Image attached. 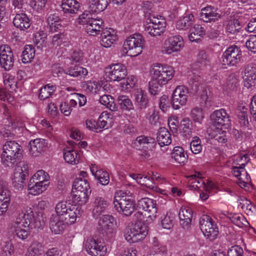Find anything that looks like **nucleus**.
Wrapping results in <instances>:
<instances>
[{
    "instance_id": "f257e3e1",
    "label": "nucleus",
    "mask_w": 256,
    "mask_h": 256,
    "mask_svg": "<svg viewBox=\"0 0 256 256\" xmlns=\"http://www.w3.org/2000/svg\"><path fill=\"white\" fill-rule=\"evenodd\" d=\"M46 216L42 212L34 214L32 208L26 207L17 212V216L9 226L10 231L20 239L28 235V228L41 230L45 224Z\"/></svg>"
},
{
    "instance_id": "f03ea898",
    "label": "nucleus",
    "mask_w": 256,
    "mask_h": 256,
    "mask_svg": "<svg viewBox=\"0 0 256 256\" xmlns=\"http://www.w3.org/2000/svg\"><path fill=\"white\" fill-rule=\"evenodd\" d=\"M150 72L152 77L148 83L149 92L151 95L154 96L172 78L175 72L171 66L156 64L153 66Z\"/></svg>"
},
{
    "instance_id": "7ed1b4c3",
    "label": "nucleus",
    "mask_w": 256,
    "mask_h": 256,
    "mask_svg": "<svg viewBox=\"0 0 256 256\" xmlns=\"http://www.w3.org/2000/svg\"><path fill=\"white\" fill-rule=\"evenodd\" d=\"M133 193L130 190L116 191L114 196L113 204L115 210L126 216L132 214L135 209V203L132 197Z\"/></svg>"
},
{
    "instance_id": "20e7f679",
    "label": "nucleus",
    "mask_w": 256,
    "mask_h": 256,
    "mask_svg": "<svg viewBox=\"0 0 256 256\" xmlns=\"http://www.w3.org/2000/svg\"><path fill=\"white\" fill-rule=\"evenodd\" d=\"M50 176L44 170H38L30 179L28 185V193L32 196L42 194L50 186Z\"/></svg>"
},
{
    "instance_id": "39448f33",
    "label": "nucleus",
    "mask_w": 256,
    "mask_h": 256,
    "mask_svg": "<svg viewBox=\"0 0 256 256\" xmlns=\"http://www.w3.org/2000/svg\"><path fill=\"white\" fill-rule=\"evenodd\" d=\"M21 146L14 141H8L2 147L1 161L6 166L12 167L22 156Z\"/></svg>"
},
{
    "instance_id": "423d86ee",
    "label": "nucleus",
    "mask_w": 256,
    "mask_h": 256,
    "mask_svg": "<svg viewBox=\"0 0 256 256\" xmlns=\"http://www.w3.org/2000/svg\"><path fill=\"white\" fill-rule=\"evenodd\" d=\"M55 212L56 214L52 216L63 218L69 223H74L76 218L81 216L82 212L80 207L72 204L66 201H60L57 203L55 206Z\"/></svg>"
},
{
    "instance_id": "0eeeda50",
    "label": "nucleus",
    "mask_w": 256,
    "mask_h": 256,
    "mask_svg": "<svg viewBox=\"0 0 256 256\" xmlns=\"http://www.w3.org/2000/svg\"><path fill=\"white\" fill-rule=\"evenodd\" d=\"M145 40L139 34H134L126 38L121 50L122 56H136L140 55L144 48Z\"/></svg>"
},
{
    "instance_id": "6e6552de",
    "label": "nucleus",
    "mask_w": 256,
    "mask_h": 256,
    "mask_svg": "<svg viewBox=\"0 0 256 256\" xmlns=\"http://www.w3.org/2000/svg\"><path fill=\"white\" fill-rule=\"evenodd\" d=\"M147 18L144 25L145 32L152 36H160L166 30V21L162 16L154 14H146Z\"/></svg>"
},
{
    "instance_id": "1a4fd4ad",
    "label": "nucleus",
    "mask_w": 256,
    "mask_h": 256,
    "mask_svg": "<svg viewBox=\"0 0 256 256\" xmlns=\"http://www.w3.org/2000/svg\"><path fill=\"white\" fill-rule=\"evenodd\" d=\"M184 46L182 36L180 35L172 36L167 38L161 47V52L164 54L170 55L180 52Z\"/></svg>"
},
{
    "instance_id": "9d476101",
    "label": "nucleus",
    "mask_w": 256,
    "mask_h": 256,
    "mask_svg": "<svg viewBox=\"0 0 256 256\" xmlns=\"http://www.w3.org/2000/svg\"><path fill=\"white\" fill-rule=\"evenodd\" d=\"M242 57L240 48L236 45H232L223 53L220 62L223 68H226L228 66H236L240 62Z\"/></svg>"
},
{
    "instance_id": "9b49d317",
    "label": "nucleus",
    "mask_w": 256,
    "mask_h": 256,
    "mask_svg": "<svg viewBox=\"0 0 256 256\" xmlns=\"http://www.w3.org/2000/svg\"><path fill=\"white\" fill-rule=\"evenodd\" d=\"M148 234L147 228L140 223H136L130 228H127L124 232L126 240L130 243L138 242L144 238Z\"/></svg>"
},
{
    "instance_id": "f8f14e48",
    "label": "nucleus",
    "mask_w": 256,
    "mask_h": 256,
    "mask_svg": "<svg viewBox=\"0 0 256 256\" xmlns=\"http://www.w3.org/2000/svg\"><path fill=\"white\" fill-rule=\"evenodd\" d=\"M200 228L206 238L210 240L216 238L218 234V228L212 218L208 215H203L200 219Z\"/></svg>"
},
{
    "instance_id": "ddd939ff",
    "label": "nucleus",
    "mask_w": 256,
    "mask_h": 256,
    "mask_svg": "<svg viewBox=\"0 0 256 256\" xmlns=\"http://www.w3.org/2000/svg\"><path fill=\"white\" fill-rule=\"evenodd\" d=\"M28 164L24 162H20L14 168L12 176V184L16 189L22 188L28 175Z\"/></svg>"
},
{
    "instance_id": "4468645a",
    "label": "nucleus",
    "mask_w": 256,
    "mask_h": 256,
    "mask_svg": "<svg viewBox=\"0 0 256 256\" xmlns=\"http://www.w3.org/2000/svg\"><path fill=\"white\" fill-rule=\"evenodd\" d=\"M189 91L184 86H178L173 91L171 98V104L174 109L178 110L186 104Z\"/></svg>"
},
{
    "instance_id": "2eb2a0df",
    "label": "nucleus",
    "mask_w": 256,
    "mask_h": 256,
    "mask_svg": "<svg viewBox=\"0 0 256 256\" xmlns=\"http://www.w3.org/2000/svg\"><path fill=\"white\" fill-rule=\"evenodd\" d=\"M126 74V67L120 63L112 64L106 68V76L110 81L120 82L124 78Z\"/></svg>"
},
{
    "instance_id": "dca6fc26",
    "label": "nucleus",
    "mask_w": 256,
    "mask_h": 256,
    "mask_svg": "<svg viewBox=\"0 0 256 256\" xmlns=\"http://www.w3.org/2000/svg\"><path fill=\"white\" fill-rule=\"evenodd\" d=\"M84 246L87 253L92 256H104L106 253V248L101 242L92 237L85 240Z\"/></svg>"
},
{
    "instance_id": "f3484780",
    "label": "nucleus",
    "mask_w": 256,
    "mask_h": 256,
    "mask_svg": "<svg viewBox=\"0 0 256 256\" xmlns=\"http://www.w3.org/2000/svg\"><path fill=\"white\" fill-rule=\"evenodd\" d=\"M138 204L140 208L148 213V214H144L147 217L146 221L150 222L156 218L158 208L155 200L148 198H144L138 200Z\"/></svg>"
},
{
    "instance_id": "a211bd4d",
    "label": "nucleus",
    "mask_w": 256,
    "mask_h": 256,
    "mask_svg": "<svg viewBox=\"0 0 256 256\" xmlns=\"http://www.w3.org/2000/svg\"><path fill=\"white\" fill-rule=\"evenodd\" d=\"M14 56L10 48L7 45L0 46V64L5 70H8L13 66Z\"/></svg>"
},
{
    "instance_id": "6ab92c4d",
    "label": "nucleus",
    "mask_w": 256,
    "mask_h": 256,
    "mask_svg": "<svg viewBox=\"0 0 256 256\" xmlns=\"http://www.w3.org/2000/svg\"><path fill=\"white\" fill-rule=\"evenodd\" d=\"M214 124L216 126L227 128L230 125V120L226 110L223 108L216 110L211 115Z\"/></svg>"
},
{
    "instance_id": "aec40b11",
    "label": "nucleus",
    "mask_w": 256,
    "mask_h": 256,
    "mask_svg": "<svg viewBox=\"0 0 256 256\" xmlns=\"http://www.w3.org/2000/svg\"><path fill=\"white\" fill-rule=\"evenodd\" d=\"M220 218H227L231 220V222L236 226L240 228L246 227L248 226L249 223L246 218L241 214H230L227 211H220L218 213Z\"/></svg>"
},
{
    "instance_id": "412c9836",
    "label": "nucleus",
    "mask_w": 256,
    "mask_h": 256,
    "mask_svg": "<svg viewBox=\"0 0 256 256\" xmlns=\"http://www.w3.org/2000/svg\"><path fill=\"white\" fill-rule=\"evenodd\" d=\"M221 15L218 9L210 6L202 8L200 14V18L205 22H214L220 18Z\"/></svg>"
},
{
    "instance_id": "4be33fe9",
    "label": "nucleus",
    "mask_w": 256,
    "mask_h": 256,
    "mask_svg": "<svg viewBox=\"0 0 256 256\" xmlns=\"http://www.w3.org/2000/svg\"><path fill=\"white\" fill-rule=\"evenodd\" d=\"M134 100L138 109L143 110L148 106L149 100L146 92L141 88L134 89Z\"/></svg>"
},
{
    "instance_id": "5701e85b",
    "label": "nucleus",
    "mask_w": 256,
    "mask_h": 256,
    "mask_svg": "<svg viewBox=\"0 0 256 256\" xmlns=\"http://www.w3.org/2000/svg\"><path fill=\"white\" fill-rule=\"evenodd\" d=\"M114 224V218L111 215L105 214L100 218L98 228L102 233H111L113 230Z\"/></svg>"
},
{
    "instance_id": "b1692460",
    "label": "nucleus",
    "mask_w": 256,
    "mask_h": 256,
    "mask_svg": "<svg viewBox=\"0 0 256 256\" xmlns=\"http://www.w3.org/2000/svg\"><path fill=\"white\" fill-rule=\"evenodd\" d=\"M67 222L63 218L52 215L50 221V226L52 232L54 234H60L64 230L68 224H73Z\"/></svg>"
},
{
    "instance_id": "393cba45",
    "label": "nucleus",
    "mask_w": 256,
    "mask_h": 256,
    "mask_svg": "<svg viewBox=\"0 0 256 256\" xmlns=\"http://www.w3.org/2000/svg\"><path fill=\"white\" fill-rule=\"evenodd\" d=\"M108 206V202L106 198L102 196H96L92 203V216L95 218L104 213Z\"/></svg>"
},
{
    "instance_id": "a878e982",
    "label": "nucleus",
    "mask_w": 256,
    "mask_h": 256,
    "mask_svg": "<svg viewBox=\"0 0 256 256\" xmlns=\"http://www.w3.org/2000/svg\"><path fill=\"white\" fill-rule=\"evenodd\" d=\"M166 246L161 244L156 238H154L146 256H166Z\"/></svg>"
},
{
    "instance_id": "bb28decb",
    "label": "nucleus",
    "mask_w": 256,
    "mask_h": 256,
    "mask_svg": "<svg viewBox=\"0 0 256 256\" xmlns=\"http://www.w3.org/2000/svg\"><path fill=\"white\" fill-rule=\"evenodd\" d=\"M104 28V21L100 18H94L86 26V31L90 36H95L100 34Z\"/></svg>"
},
{
    "instance_id": "cd10ccee",
    "label": "nucleus",
    "mask_w": 256,
    "mask_h": 256,
    "mask_svg": "<svg viewBox=\"0 0 256 256\" xmlns=\"http://www.w3.org/2000/svg\"><path fill=\"white\" fill-rule=\"evenodd\" d=\"M116 32L112 28L104 30L101 34L100 44L105 48L110 47L117 40Z\"/></svg>"
},
{
    "instance_id": "c85d7f7f",
    "label": "nucleus",
    "mask_w": 256,
    "mask_h": 256,
    "mask_svg": "<svg viewBox=\"0 0 256 256\" xmlns=\"http://www.w3.org/2000/svg\"><path fill=\"white\" fill-rule=\"evenodd\" d=\"M244 86L248 88L255 84L256 80V64H250L246 66L244 70Z\"/></svg>"
},
{
    "instance_id": "c756f323",
    "label": "nucleus",
    "mask_w": 256,
    "mask_h": 256,
    "mask_svg": "<svg viewBox=\"0 0 256 256\" xmlns=\"http://www.w3.org/2000/svg\"><path fill=\"white\" fill-rule=\"evenodd\" d=\"M193 212L192 210L186 206H182L180 208L178 216L180 224L184 228H188L192 222Z\"/></svg>"
},
{
    "instance_id": "7c9ffc66",
    "label": "nucleus",
    "mask_w": 256,
    "mask_h": 256,
    "mask_svg": "<svg viewBox=\"0 0 256 256\" xmlns=\"http://www.w3.org/2000/svg\"><path fill=\"white\" fill-rule=\"evenodd\" d=\"M60 8L64 14H75L79 10L80 4L76 0H62Z\"/></svg>"
},
{
    "instance_id": "2f4dec72",
    "label": "nucleus",
    "mask_w": 256,
    "mask_h": 256,
    "mask_svg": "<svg viewBox=\"0 0 256 256\" xmlns=\"http://www.w3.org/2000/svg\"><path fill=\"white\" fill-rule=\"evenodd\" d=\"M46 140L42 138H36L29 142V151L33 156H39L46 147Z\"/></svg>"
},
{
    "instance_id": "473e14b6",
    "label": "nucleus",
    "mask_w": 256,
    "mask_h": 256,
    "mask_svg": "<svg viewBox=\"0 0 256 256\" xmlns=\"http://www.w3.org/2000/svg\"><path fill=\"white\" fill-rule=\"evenodd\" d=\"M15 27L21 30H25L30 26V20L27 15L23 12L18 13L13 19Z\"/></svg>"
},
{
    "instance_id": "72a5a7b5",
    "label": "nucleus",
    "mask_w": 256,
    "mask_h": 256,
    "mask_svg": "<svg viewBox=\"0 0 256 256\" xmlns=\"http://www.w3.org/2000/svg\"><path fill=\"white\" fill-rule=\"evenodd\" d=\"M188 178L192 190H202L205 187V184L200 172H195L194 174L188 176Z\"/></svg>"
},
{
    "instance_id": "f704fd0d",
    "label": "nucleus",
    "mask_w": 256,
    "mask_h": 256,
    "mask_svg": "<svg viewBox=\"0 0 256 256\" xmlns=\"http://www.w3.org/2000/svg\"><path fill=\"white\" fill-rule=\"evenodd\" d=\"M157 142L160 146H168L172 142L171 134L165 128H160L157 134Z\"/></svg>"
},
{
    "instance_id": "c9c22d12",
    "label": "nucleus",
    "mask_w": 256,
    "mask_h": 256,
    "mask_svg": "<svg viewBox=\"0 0 256 256\" xmlns=\"http://www.w3.org/2000/svg\"><path fill=\"white\" fill-rule=\"evenodd\" d=\"M111 116L107 112H104L100 114L97 121L98 132L102 131L104 128L107 129L111 126L112 122Z\"/></svg>"
},
{
    "instance_id": "e433bc0d",
    "label": "nucleus",
    "mask_w": 256,
    "mask_h": 256,
    "mask_svg": "<svg viewBox=\"0 0 256 256\" xmlns=\"http://www.w3.org/2000/svg\"><path fill=\"white\" fill-rule=\"evenodd\" d=\"M194 16L192 14H187L177 21L176 27L180 30H186L194 22Z\"/></svg>"
},
{
    "instance_id": "4c0bfd02",
    "label": "nucleus",
    "mask_w": 256,
    "mask_h": 256,
    "mask_svg": "<svg viewBox=\"0 0 256 256\" xmlns=\"http://www.w3.org/2000/svg\"><path fill=\"white\" fill-rule=\"evenodd\" d=\"M73 188L75 190L90 194L91 190L90 184L87 179L76 178L73 184Z\"/></svg>"
},
{
    "instance_id": "58836bf2",
    "label": "nucleus",
    "mask_w": 256,
    "mask_h": 256,
    "mask_svg": "<svg viewBox=\"0 0 256 256\" xmlns=\"http://www.w3.org/2000/svg\"><path fill=\"white\" fill-rule=\"evenodd\" d=\"M44 252L43 244L37 241L32 242L28 248L26 256H39Z\"/></svg>"
},
{
    "instance_id": "ea45409f",
    "label": "nucleus",
    "mask_w": 256,
    "mask_h": 256,
    "mask_svg": "<svg viewBox=\"0 0 256 256\" xmlns=\"http://www.w3.org/2000/svg\"><path fill=\"white\" fill-rule=\"evenodd\" d=\"M172 158L178 164H184L188 159V155L180 146H175L171 154Z\"/></svg>"
},
{
    "instance_id": "a19ab883",
    "label": "nucleus",
    "mask_w": 256,
    "mask_h": 256,
    "mask_svg": "<svg viewBox=\"0 0 256 256\" xmlns=\"http://www.w3.org/2000/svg\"><path fill=\"white\" fill-rule=\"evenodd\" d=\"M205 34V30L199 24H195L190 29V32L188 35V38L191 42H197Z\"/></svg>"
},
{
    "instance_id": "79ce46f5",
    "label": "nucleus",
    "mask_w": 256,
    "mask_h": 256,
    "mask_svg": "<svg viewBox=\"0 0 256 256\" xmlns=\"http://www.w3.org/2000/svg\"><path fill=\"white\" fill-rule=\"evenodd\" d=\"M47 22L52 32H56L62 26L60 20L56 14H50L47 18Z\"/></svg>"
},
{
    "instance_id": "37998d69",
    "label": "nucleus",
    "mask_w": 256,
    "mask_h": 256,
    "mask_svg": "<svg viewBox=\"0 0 256 256\" xmlns=\"http://www.w3.org/2000/svg\"><path fill=\"white\" fill-rule=\"evenodd\" d=\"M118 102L122 110L130 112L134 110L133 103L129 96L126 95H120L118 97Z\"/></svg>"
},
{
    "instance_id": "c03bdc74",
    "label": "nucleus",
    "mask_w": 256,
    "mask_h": 256,
    "mask_svg": "<svg viewBox=\"0 0 256 256\" xmlns=\"http://www.w3.org/2000/svg\"><path fill=\"white\" fill-rule=\"evenodd\" d=\"M237 115L242 125L247 126L248 124V108L245 104L240 103L237 108Z\"/></svg>"
},
{
    "instance_id": "a18cd8bd",
    "label": "nucleus",
    "mask_w": 256,
    "mask_h": 256,
    "mask_svg": "<svg viewBox=\"0 0 256 256\" xmlns=\"http://www.w3.org/2000/svg\"><path fill=\"white\" fill-rule=\"evenodd\" d=\"M80 157L79 153L76 150L68 149L64 150V158L68 164H76L79 162Z\"/></svg>"
},
{
    "instance_id": "49530a36",
    "label": "nucleus",
    "mask_w": 256,
    "mask_h": 256,
    "mask_svg": "<svg viewBox=\"0 0 256 256\" xmlns=\"http://www.w3.org/2000/svg\"><path fill=\"white\" fill-rule=\"evenodd\" d=\"M90 8L93 12L104 10L108 4V0H90Z\"/></svg>"
},
{
    "instance_id": "de8ad7c7",
    "label": "nucleus",
    "mask_w": 256,
    "mask_h": 256,
    "mask_svg": "<svg viewBox=\"0 0 256 256\" xmlns=\"http://www.w3.org/2000/svg\"><path fill=\"white\" fill-rule=\"evenodd\" d=\"M35 50L32 45H26L22 52V60L23 63L27 64L30 62L34 58Z\"/></svg>"
},
{
    "instance_id": "09e8293b",
    "label": "nucleus",
    "mask_w": 256,
    "mask_h": 256,
    "mask_svg": "<svg viewBox=\"0 0 256 256\" xmlns=\"http://www.w3.org/2000/svg\"><path fill=\"white\" fill-rule=\"evenodd\" d=\"M64 73L73 77L78 76H86L88 74V70L84 68L78 66H72L64 70Z\"/></svg>"
},
{
    "instance_id": "8fccbe9b",
    "label": "nucleus",
    "mask_w": 256,
    "mask_h": 256,
    "mask_svg": "<svg viewBox=\"0 0 256 256\" xmlns=\"http://www.w3.org/2000/svg\"><path fill=\"white\" fill-rule=\"evenodd\" d=\"M90 195L89 194L75 190L73 191L72 199L74 202L82 206L88 202Z\"/></svg>"
},
{
    "instance_id": "3c124183",
    "label": "nucleus",
    "mask_w": 256,
    "mask_h": 256,
    "mask_svg": "<svg viewBox=\"0 0 256 256\" xmlns=\"http://www.w3.org/2000/svg\"><path fill=\"white\" fill-rule=\"evenodd\" d=\"M175 215L170 212H167L162 218L161 225L164 228L170 230L174 226Z\"/></svg>"
},
{
    "instance_id": "603ef678",
    "label": "nucleus",
    "mask_w": 256,
    "mask_h": 256,
    "mask_svg": "<svg viewBox=\"0 0 256 256\" xmlns=\"http://www.w3.org/2000/svg\"><path fill=\"white\" fill-rule=\"evenodd\" d=\"M241 26L240 22L237 19L230 20L226 28V32L228 34H235L240 32Z\"/></svg>"
},
{
    "instance_id": "864d4df0",
    "label": "nucleus",
    "mask_w": 256,
    "mask_h": 256,
    "mask_svg": "<svg viewBox=\"0 0 256 256\" xmlns=\"http://www.w3.org/2000/svg\"><path fill=\"white\" fill-rule=\"evenodd\" d=\"M238 206L243 210L248 215L252 214L256 210L250 201L247 199H240L238 201Z\"/></svg>"
},
{
    "instance_id": "5fc2aeb1",
    "label": "nucleus",
    "mask_w": 256,
    "mask_h": 256,
    "mask_svg": "<svg viewBox=\"0 0 256 256\" xmlns=\"http://www.w3.org/2000/svg\"><path fill=\"white\" fill-rule=\"evenodd\" d=\"M56 90V86L50 84L46 85L40 88L39 93V98L42 100H46Z\"/></svg>"
},
{
    "instance_id": "6e6d98bb",
    "label": "nucleus",
    "mask_w": 256,
    "mask_h": 256,
    "mask_svg": "<svg viewBox=\"0 0 256 256\" xmlns=\"http://www.w3.org/2000/svg\"><path fill=\"white\" fill-rule=\"evenodd\" d=\"M83 88L88 92L97 93L101 88V86L98 82L88 80L83 84Z\"/></svg>"
},
{
    "instance_id": "4d7b16f0",
    "label": "nucleus",
    "mask_w": 256,
    "mask_h": 256,
    "mask_svg": "<svg viewBox=\"0 0 256 256\" xmlns=\"http://www.w3.org/2000/svg\"><path fill=\"white\" fill-rule=\"evenodd\" d=\"M100 102L112 111H114L116 109L114 99L110 95L104 94L101 96L100 98Z\"/></svg>"
},
{
    "instance_id": "13d9d810",
    "label": "nucleus",
    "mask_w": 256,
    "mask_h": 256,
    "mask_svg": "<svg viewBox=\"0 0 256 256\" xmlns=\"http://www.w3.org/2000/svg\"><path fill=\"white\" fill-rule=\"evenodd\" d=\"M122 89L124 90L129 91L130 89L136 87L138 79L134 76H128L126 82L120 84Z\"/></svg>"
},
{
    "instance_id": "bf43d9fd",
    "label": "nucleus",
    "mask_w": 256,
    "mask_h": 256,
    "mask_svg": "<svg viewBox=\"0 0 256 256\" xmlns=\"http://www.w3.org/2000/svg\"><path fill=\"white\" fill-rule=\"evenodd\" d=\"M212 136L216 140L220 143L224 144L227 142L226 131L223 130L222 128H219L218 127L215 128Z\"/></svg>"
},
{
    "instance_id": "052dcab7",
    "label": "nucleus",
    "mask_w": 256,
    "mask_h": 256,
    "mask_svg": "<svg viewBox=\"0 0 256 256\" xmlns=\"http://www.w3.org/2000/svg\"><path fill=\"white\" fill-rule=\"evenodd\" d=\"M46 34L43 31H40L35 34L34 42L38 48H42L46 46Z\"/></svg>"
},
{
    "instance_id": "680f3d73",
    "label": "nucleus",
    "mask_w": 256,
    "mask_h": 256,
    "mask_svg": "<svg viewBox=\"0 0 256 256\" xmlns=\"http://www.w3.org/2000/svg\"><path fill=\"white\" fill-rule=\"evenodd\" d=\"M190 117L194 122L202 124L204 118L202 109L197 107L192 108L190 112Z\"/></svg>"
},
{
    "instance_id": "e2e57ef3",
    "label": "nucleus",
    "mask_w": 256,
    "mask_h": 256,
    "mask_svg": "<svg viewBox=\"0 0 256 256\" xmlns=\"http://www.w3.org/2000/svg\"><path fill=\"white\" fill-rule=\"evenodd\" d=\"M94 18L90 10H84L79 16L77 21L79 24L87 26Z\"/></svg>"
},
{
    "instance_id": "0e129e2a",
    "label": "nucleus",
    "mask_w": 256,
    "mask_h": 256,
    "mask_svg": "<svg viewBox=\"0 0 256 256\" xmlns=\"http://www.w3.org/2000/svg\"><path fill=\"white\" fill-rule=\"evenodd\" d=\"M192 122L188 118L182 119L180 124V130L185 135H190L192 132Z\"/></svg>"
},
{
    "instance_id": "69168bd1",
    "label": "nucleus",
    "mask_w": 256,
    "mask_h": 256,
    "mask_svg": "<svg viewBox=\"0 0 256 256\" xmlns=\"http://www.w3.org/2000/svg\"><path fill=\"white\" fill-rule=\"evenodd\" d=\"M14 253V246L10 242H5L2 245V256H12Z\"/></svg>"
},
{
    "instance_id": "338daca9",
    "label": "nucleus",
    "mask_w": 256,
    "mask_h": 256,
    "mask_svg": "<svg viewBox=\"0 0 256 256\" xmlns=\"http://www.w3.org/2000/svg\"><path fill=\"white\" fill-rule=\"evenodd\" d=\"M146 118L149 123L154 126H158L160 124L159 116L154 110H150L147 114Z\"/></svg>"
},
{
    "instance_id": "774afa93",
    "label": "nucleus",
    "mask_w": 256,
    "mask_h": 256,
    "mask_svg": "<svg viewBox=\"0 0 256 256\" xmlns=\"http://www.w3.org/2000/svg\"><path fill=\"white\" fill-rule=\"evenodd\" d=\"M248 50L253 54H256V35H251L246 42Z\"/></svg>"
}]
</instances>
